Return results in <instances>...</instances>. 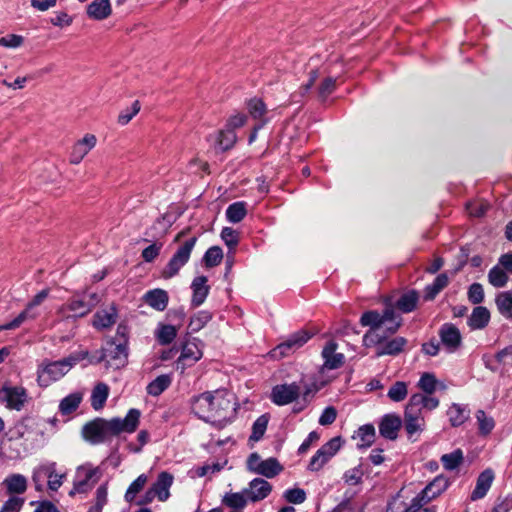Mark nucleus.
<instances>
[{"instance_id":"obj_1","label":"nucleus","mask_w":512,"mask_h":512,"mask_svg":"<svg viewBox=\"0 0 512 512\" xmlns=\"http://www.w3.org/2000/svg\"><path fill=\"white\" fill-rule=\"evenodd\" d=\"M397 318L398 316L391 307L386 308L382 314L375 310L366 311L362 314L360 324L370 327L369 331L363 336V343L366 347L375 348L376 357L398 355L407 344V340L404 337L398 336L388 340L387 335L380 331L383 325L389 323L386 326V331L389 334L396 333L401 326V322Z\"/></svg>"},{"instance_id":"obj_2","label":"nucleus","mask_w":512,"mask_h":512,"mask_svg":"<svg viewBox=\"0 0 512 512\" xmlns=\"http://www.w3.org/2000/svg\"><path fill=\"white\" fill-rule=\"evenodd\" d=\"M192 412L200 419L223 428L236 415V403L233 394L227 390L207 391L190 400Z\"/></svg>"},{"instance_id":"obj_3","label":"nucleus","mask_w":512,"mask_h":512,"mask_svg":"<svg viewBox=\"0 0 512 512\" xmlns=\"http://www.w3.org/2000/svg\"><path fill=\"white\" fill-rule=\"evenodd\" d=\"M140 415L138 409L132 408L123 419L119 417L110 420L100 417L95 418L83 426L82 436L92 445L110 442L113 437L120 435L122 432H134L139 425Z\"/></svg>"},{"instance_id":"obj_4","label":"nucleus","mask_w":512,"mask_h":512,"mask_svg":"<svg viewBox=\"0 0 512 512\" xmlns=\"http://www.w3.org/2000/svg\"><path fill=\"white\" fill-rule=\"evenodd\" d=\"M88 357V351L80 350L75 351L58 361L43 362L37 371V381L39 385L47 387L52 382L60 380L71 370L73 366Z\"/></svg>"},{"instance_id":"obj_5","label":"nucleus","mask_w":512,"mask_h":512,"mask_svg":"<svg viewBox=\"0 0 512 512\" xmlns=\"http://www.w3.org/2000/svg\"><path fill=\"white\" fill-rule=\"evenodd\" d=\"M128 352L127 345L125 342L116 343L115 340H111L107 343V347L100 353L98 357H88L90 364H98L102 361H106L111 367L118 369L124 366L127 362Z\"/></svg>"},{"instance_id":"obj_6","label":"nucleus","mask_w":512,"mask_h":512,"mask_svg":"<svg viewBox=\"0 0 512 512\" xmlns=\"http://www.w3.org/2000/svg\"><path fill=\"white\" fill-rule=\"evenodd\" d=\"M196 241V237H191L176 250L165 268L162 270L163 278L170 279L178 274L180 269L189 261Z\"/></svg>"},{"instance_id":"obj_7","label":"nucleus","mask_w":512,"mask_h":512,"mask_svg":"<svg viewBox=\"0 0 512 512\" xmlns=\"http://www.w3.org/2000/svg\"><path fill=\"white\" fill-rule=\"evenodd\" d=\"M247 468L249 471L263 475L267 478H273L282 471V466L276 458L262 460L257 453H252L247 459Z\"/></svg>"},{"instance_id":"obj_8","label":"nucleus","mask_w":512,"mask_h":512,"mask_svg":"<svg viewBox=\"0 0 512 512\" xmlns=\"http://www.w3.org/2000/svg\"><path fill=\"white\" fill-rule=\"evenodd\" d=\"M99 479V469L88 465L80 466L76 470L73 489L70 495L74 493H86L91 490Z\"/></svg>"},{"instance_id":"obj_9","label":"nucleus","mask_w":512,"mask_h":512,"mask_svg":"<svg viewBox=\"0 0 512 512\" xmlns=\"http://www.w3.org/2000/svg\"><path fill=\"white\" fill-rule=\"evenodd\" d=\"M28 401V394L22 386L4 385L0 389V402L10 410L21 411Z\"/></svg>"},{"instance_id":"obj_10","label":"nucleus","mask_w":512,"mask_h":512,"mask_svg":"<svg viewBox=\"0 0 512 512\" xmlns=\"http://www.w3.org/2000/svg\"><path fill=\"white\" fill-rule=\"evenodd\" d=\"M341 447L340 437H334L327 443L321 446L320 449L310 459L308 469L316 472L323 468V466L338 452Z\"/></svg>"},{"instance_id":"obj_11","label":"nucleus","mask_w":512,"mask_h":512,"mask_svg":"<svg viewBox=\"0 0 512 512\" xmlns=\"http://www.w3.org/2000/svg\"><path fill=\"white\" fill-rule=\"evenodd\" d=\"M301 395V387L296 383L279 384L272 388L270 399L278 406H285L296 401Z\"/></svg>"},{"instance_id":"obj_12","label":"nucleus","mask_w":512,"mask_h":512,"mask_svg":"<svg viewBox=\"0 0 512 512\" xmlns=\"http://www.w3.org/2000/svg\"><path fill=\"white\" fill-rule=\"evenodd\" d=\"M311 338L307 331L300 330L292 334L287 340L279 344L273 351L274 357H284L302 347Z\"/></svg>"},{"instance_id":"obj_13","label":"nucleus","mask_w":512,"mask_h":512,"mask_svg":"<svg viewBox=\"0 0 512 512\" xmlns=\"http://www.w3.org/2000/svg\"><path fill=\"white\" fill-rule=\"evenodd\" d=\"M202 357V351L196 343L193 341H186L182 346L181 355L178 358L177 366L184 370L186 367H190L195 364Z\"/></svg>"},{"instance_id":"obj_14","label":"nucleus","mask_w":512,"mask_h":512,"mask_svg":"<svg viewBox=\"0 0 512 512\" xmlns=\"http://www.w3.org/2000/svg\"><path fill=\"white\" fill-rule=\"evenodd\" d=\"M442 344L449 352L456 351L461 345V334L459 329L450 323L442 325L439 331Z\"/></svg>"},{"instance_id":"obj_15","label":"nucleus","mask_w":512,"mask_h":512,"mask_svg":"<svg viewBox=\"0 0 512 512\" xmlns=\"http://www.w3.org/2000/svg\"><path fill=\"white\" fill-rule=\"evenodd\" d=\"M97 139L93 134H86L82 139L77 141L70 153V162L79 164L84 157L95 147Z\"/></svg>"},{"instance_id":"obj_16","label":"nucleus","mask_w":512,"mask_h":512,"mask_svg":"<svg viewBox=\"0 0 512 512\" xmlns=\"http://www.w3.org/2000/svg\"><path fill=\"white\" fill-rule=\"evenodd\" d=\"M402 426L401 418L396 414H386L379 423V433L388 440H395L398 437V431Z\"/></svg>"},{"instance_id":"obj_17","label":"nucleus","mask_w":512,"mask_h":512,"mask_svg":"<svg viewBox=\"0 0 512 512\" xmlns=\"http://www.w3.org/2000/svg\"><path fill=\"white\" fill-rule=\"evenodd\" d=\"M337 344L329 341L322 350L324 363L321 370H333L340 368L344 364L345 357L342 353H336Z\"/></svg>"},{"instance_id":"obj_18","label":"nucleus","mask_w":512,"mask_h":512,"mask_svg":"<svg viewBox=\"0 0 512 512\" xmlns=\"http://www.w3.org/2000/svg\"><path fill=\"white\" fill-rule=\"evenodd\" d=\"M118 318V311L115 304L97 311L93 316V326L98 330H104L112 327Z\"/></svg>"},{"instance_id":"obj_19","label":"nucleus","mask_w":512,"mask_h":512,"mask_svg":"<svg viewBox=\"0 0 512 512\" xmlns=\"http://www.w3.org/2000/svg\"><path fill=\"white\" fill-rule=\"evenodd\" d=\"M272 491V485L262 479L255 478L249 483V488L244 490V494L252 502H258L265 499Z\"/></svg>"},{"instance_id":"obj_20","label":"nucleus","mask_w":512,"mask_h":512,"mask_svg":"<svg viewBox=\"0 0 512 512\" xmlns=\"http://www.w3.org/2000/svg\"><path fill=\"white\" fill-rule=\"evenodd\" d=\"M91 310L92 304H87L84 298L73 296L64 305H62L60 313L65 314L66 312H71V317L78 318L84 317ZM66 317H70V315H67Z\"/></svg>"},{"instance_id":"obj_21","label":"nucleus","mask_w":512,"mask_h":512,"mask_svg":"<svg viewBox=\"0 0 512 512\" xmlns=\"http://www.w3.org/2000/svg\"><path fill=\"white\" fill-rule=\"evenodd\" d=\"M493 480L494 472L491 469H486L481 472L477 478L476 486L471 493L470 499L476 501L484 498L491 488Z\"/></svg>"},{"instance_id":"obj_22","label":"nucleus","mask_w":512,"mask_h":512,"mask_svg":"<svg viewBox=\"0 0 512 512\" xmlns=\"http://www.w3.org/2000/svg\"><path fill=\"white\" fill-rule=\"evenodd\" d=\"M208 279L206 276H197L191 283L192 299L191 304L194 307H198L206 300L210 287L207 285Z\"/></svg>"},{"instance_id":"obj_23","label":"nucleus","mask_w":512,"mask_h":512,"mask_svg":"<svg viewBox=\"0 0 512 512\" xmlns=\"http://www.w3.org/2000/svg\"><path fill=\"white\" fill-rule=\"evenodd\" d=\"M173 480H174L173 475L166 471H163L158 475L157 480L152 485L151 489L154 492V494H156L157 498L160 501L163 502L169 498V496H170L169 489L173 484Z\"/></svg>"},{"instance_id":"obj_24","label":"nucleus","mask_w":512,"mask_h":512,"mask_svg":"<svg viewBox=\"0 0 512 512\" xmlns=\"http://www.w3.org/2000/svg\"><path fill=\"white\" fill-rule=\"evenodd\" d=\"M88 17L94 20H104L108 18L112 13V7L110 0H94L86 9Z\"/></svg>"},{"instance_id":"obj_25","label":"nucleus","mask_w":512,"mask_h":512,"mask_svg":"<svg viewBox=\"0 0 512 512\" xmlns=\"http://www.w3.org/2000/svg\"><path fill=\"white\" fill-rule=\"evenodd\" d=\"M144 301L157 311H164L168 305L169 296L163 289H153L145 293Z\"/></svg>"},{"instance_id":"obj_26","label":"nucleus","mask_w":512,"mask_h":512,"mask_svg":"<svg viewBox=\"0 0 512 512\" xmlns=\"http://www.w3.org/2000/svg\"><path fill=\"white\" fill-rule=\"evenodd\" d=\"M490 321V312L484 306H477L473 309L469 319L468 326L472 330L484 329Z\"/></svg>"},{"instance_id":"obj_27","label":"nucleus","mask_w":512,"mask_h":512,"mask_svg":"<svg viewBox=\"0 0 512 512\" xmlns=\"http://www.w3.org/2000/svg\"><path fill=\"white\" fill-rule=\"evenodd\" d=\"M353 438L358 439L357 446L359 448H368L375 441V438H376L375 427L372 424L362 425L357 429V431H355Z\"/></svg>"},{"instance_id":"obj_28","label":"nucleus","mask_w":512,"mask_h":512,"mask_svg":"<svg viewBox=\"0 0 512 512\" xmlns=\"http://www.w3.org/2000/svg\"><path fill=\"white\" fill-rule=\"evenodd\" d=\"M425 425L422 413L404 412V427L409 437L416 432L422 431Z\"/></svg>"},{"instance_id":"obj_29","label":"nucleus","mask_w":512,"mask_h":512,"mask_svg":"<svg viewBox=\"0 0 512 512\" xmlns=\"http://www.w3.org/2000/svg\"><path fill=\"white\" fill-rule=\"evenodd\" d=\"M419 301V293L416 290H409L403 293L396 301V308L402 313L412 312Z\"/></svg>"},{"instance_id":"obj_30","label":"nucleus","mask_w":512,"mask_h":512,"mask_svg":"<svg viewBox=\"0 0 512 512\" xmlns=\"http://www.w3.org/2000/svg\"><path fill=\"white\" fill-rule=\"evenodd\" d=\"M447 415L449 417L450 424L453 427H458L469 418L470 410L466 405L453 403L447 410Z\"/></svg>"},{"instance_id":"obj_31","label":"nucleus","mask_w":512,"mask_h":512,"mask_svg":"<svg viewBox=\"0 0 512 512\" xmlns=\"http://www.w3.org/2000/svg\"><path fill=\"white\" fill-rule=\"evenodd\" d=\"M449 486V480L443 475H438L422 491L430 500L435 499L443 493Z\"/></svg>"},{"instance_id":"obj_32","label":"nucleus","mask_w":512,"mask_h":512,"mask_svg":"<svg viewBox=\"0 0 512 512\" xmlns=\"http://www.w3.org/2000/svg\"><path fill=\"white\" fill-rule=\"evenodd\" d=\"M17 433L20 438L28 441L32 438V434L43 435L42 430L37 428V423L32 418H25L16 426Z\"/></svg>"},{"instance_id":"obj_33","label":"nucleus","mask_w":512,"mask_h":512,"mask_svg":"<svg viewBox=\"0 0 512 512\" xmlns=\"http://www.w3.org/2000/svg\"><path fill=\"white\" fill-rule=\"evenodd\" d=\"M495 304L503 317L512 318V291L498 293L495 297Z\"/></svg>"},{"instance_id":"obj_34","label":"nucleus","mask_w":512,"mask_h":512,"mask_svg":"<svg viewBox=\"0 0 512 512\" xmlns=\"http://www.w3.org/2000/svg\"><path fill=\"white\" fill-rule=\"evenodd\" d=\"M449 283L448 276L445 273L439 274L432 284L427 285L424 290V299L433 300Z\"/></svg>"},{"instance_id":"obj_35","label":"nucleus","mask_w":512,"mask_h":512,"mask_svg":"<svg viewBox=\"0 0 512 512\" xmlns=\"http://www.w3.org/2000/svg\"><path fill=\"white\" fill-rule=\"evenodd\" d=\"M172 383V378L168 374H162L151 381L147 386V393L151 396H159L162 394Z\"/></svg>"},{"instance_id":"obj_36","label":"nucleus","mask_w":512,"mask_h":512,"mask_svg":"<svg viewBox=\"0 0 512 512\" xmlns=\"http://www.w3.org/2000/svg\"><path fill=\"white\" fill-rule=\"evenodd\" d=\"M109 395V388L105 383H98L91 394V406L95 410L103 408Z\"/></svg>"},{"instance_id":"obj_37","label":"nucleus","mask_w":512,"mask_h":512,"mask_svg":"<svg viewBox=\"0 0 512 512\" xmlns=\"http://www.w3.org/2000/svg\"><path fill=\"white\" fill-rule=\"evenodd\" d=\"M247 204L244 201H238L230 204L226 209L227 220L231 223L242 221L247 214Z\"/></svg>"},{"instance_id":"obj_38","label":"nucleus","mask_w":512,"mask_h":512,"mask_svg":"<svg viewBox=\"0 0 512 512\" xmlns=\"http://www.w3.org/2000/svg\"><path fill=\"white\" fill-rule=\"evenodd\" d=\"M82 401V393H71L60 401L59 411L63 415H69L74 412Z\"/></svg>"},{"instance_id":"obj_39","label":"nucleus","mask_w":512,"mask_h":512,"mask_svg":"<svg viewBox=\"0 0 512 512\" xmlns=\"http://www.w3.org/2000/svg\"><path fill=\"white\" fill-rule=\"evenodd\" d=\"M4 485L9 493L22 494L26 491L27 480L21 474H13L4 480Z\"/></svg>"},{"instance_id":"obj_40","label":"nucleus","mask_w":512,"mask_h":512,"mask_svg":"<svg viewBox=\"0 0 512 512\" xmlns=\"http://www.w3.org/2000/svg\"><path fill=\"white\" fill-rule=\"evenodd\" d=\"M508 280L507 272L499 264L492 267L488 272V282L496 288L506 286Z\"/></svg>"},{"instance_id":"obj_41","label":"nucleus","mask_w":512,"mask_h":512,"mask_svg":"<svg viewBox=\"0 0 512 512\" xmlns=\"http://www.w3.org/2000/svg\"><path fill=\"white\" fill-rule=\"evenodd\" d=\"M42 471H44V476L48 478V487L52 491H57L62 485V478L64 475L57 474L56 471V463L52 462L45 466H42Z\"/></svg>"},{"instance_id":"obj_42","label":"nucleus","mask_w":512,"mask_h":512,"mask_svg":"<svg viewBox=\"0 0 512 512\" xmlns=\"http://www.w3.org/2000/svg\"><path fill=\"white\" fill-rule=\"evenodd\" d=\"M177 336V329L173 325L160 324L156 332L157 341L161 345H168L173 342Z\"/></svg>"},{"instance_id":"obj_43","label":"nucleus","mask_w":512,"mask_h":512,"mask_svg":"<svg viewBox=\"0 0 512 512\" xmlns=\"http://www.w3.org/2000/svg\"><path fill=\"white\" fill-rule=\"evenodd\" d=\"M269 422V415L263 414L259 416L252 425V433L249 437L250 441L258 442L265 434Z\"/></svg>"},{"instance_id":"obj_44","label":"nucleus","mask_w":512,"mask_h":512,"mask_svg":"<svg viewBox=\"0 0 512 512\" xmlns=\"http://www.w3.org/2000/svg\"><path fill=\"white\" fill-rule=\"evenodd\" d=\"M478 430L481 435H488L495 427V421L492 417L488 416L484 410H478L475 414Z\"/></svg>"},{"instance_id":"obj_45","label":"nucleus","mask_w":512,"mask_h":512,"mask_svg":"<svg viewBox=\"0 0 512 512\" xmlns=\"http://www.w3.org/2000/svg\"><path fill=\"white\" fill-rule=\"evenodd\" d=\"M148 481V478L145 474L139 475L128 487L125 493V500L129 503H132L136 497V495L144 488Z\"/></svg>"},{"instance_id":"obj_46","label":"nucleus","mask_w":512,"mask_h":512,"mask_svg":"<svg viewBox=\"0 0 512 512\" xmlns=\"http://www.w3.org/2000/svg\"><path fill=\"white\" fill-rule=\"evenodd\" d=\"M441 462L446 470L456 469L463 462L462 450L456 449L451 453L442 455Z\"/></svg>"},{"instance_id":"obj_47","label":"nucleus","mask_w":512,"mask_h":512,"mask_svg":"<svg viewBox=\"0 0 512 512\" xmlns=\"http://www.w3.org/2000/svg\"><path fill=\"white\" fill-rule=\"evenodd\" d=\"M407 394V384L403 381H397L389 388L387 396L394 402H401L407 397Z\"/></svg>"},{"instance_id":"obj_48","label":"nucleus","mask_w":512,"mask_h":512,"mask_svg":"<svg viewBox=\"0 0 512 512\" xmlns=\"http://www.w3.org/2000/svg\"><path fill=\"white\" fill-rule=\"evenodd\" d=\"M222 258V249L219 246H212L205 252L203 260L205 266L210 268L220 264Z\"/></svg>"},{"instance_id":"obj_49","label":"nucleus","mask_w":512,"mask_h":512,"mask_svg":"<svg viewBox=\"0 0 512 512\" xmlns=\"http://www.w3.org/2000/svg\"><path fill=\"white\" fill-rule=\"evenodd\" d=\"M212 319V315L208 311H199L196 315H194L190 322L189 328L192 332L200 331L210 320Z\"/></svg>"},{"instance_id":"obj_50","label":"nucleus","mask_w":512,"mask_h":512,"mask_svg":"<svg viewBox=\"0 0 512 512\" xmlns=\"http://www.w3.org/2000/svg\"><path fill=\"white\" fill-rule=\"evenodd\" d=\"M437 379L432 373H423L418 382V387L428 395L436 391Z\"/></svg>"},{"instance_id":"obj_51","label":"nucleus","mask_w":512,"mask_h":512,"mask_svg":"<svg viewBox=\"0 0 512 512\" xmlns=\"http://www.w3.org/2000/svg\"><path fill=\"white\" fill-rule=\"evenodd\" d=\"M237 140V136L234 131L228 129L219 132L218 144L222 150H228L233 147Z\"/></svg>"},{"instance_id":"obj_52","label":"nucleus","mask_w":512,"mask_h":512,"mask_svg":"<svg viewBox=\"0 0 512 512\" xmlns=\"http://www.w3.org/2000/svg\"><path fill=\"white\" fill-rule=\"evenodd\" d=\"M247 106H248L250 115L254 119L262 120V118L264 117V115L266 113V105L261 99L253 98V99L249 100Z\"/></svg>"},{"instance_id":"obj_53","label":"nucleus","mask_w":512,"mask_h":512,"mask_svg":"<svg viewBox=\"0 0 512 512\" xmlns=\"http://www.w3.org/2000/svg\"><path fill=\"white\" fill-rule=\"evenodd\" d=\"M431 500L428 496L423 494V491L418 493L405 508L404 512H420L422 507L429 503Z\"/></svg>"},{"instance_id":"obj_54","label":"nucleus","mask_w":512,"mask_h":512,"mask_svg":"<svg viewBox=\"0 0 512 512\" xmlns=\"http://www.w3.org/2000/svg\"><path fill=\"white\" fill-rule=\"evenodd\" d=\"M223 502L234 509H241L244 508L247 504V500L244 498L243 494L241 493H230L227 494Z\"/></svg>"},{"instance_id":"obj_55","label":"nucleus","mask_w":512,"mask_h":512,"mask_svg":"<svg viewBox=\"0 0 512 512\" xmlns=\"http://www.w3.org/2000/svg\"><path fill=\"white\" fill-rule=\"evenodd\" d=\"M286 501L292 504H302L306 500V492L301 488H292L284 492Z\"/></svg>"},{"instance_id":"obj_56","label":"nucleus","mask_w":512,"mask_h":512,"mask_svg":"<svg viewBox=\"0 0 512 512\" xmlns=\"http://www.w3.org/2000/svg\"><path fill=\"white\" fill-rule=\"evenodd\" d=\"M468 299L473 304H480L484 300V289L482 284L473 283L468 289Z\"/></svg>"},{"instance_id":"obj_57","label":"nucleus","mask_w":512,"mask_h":512,"mask_svg":"<svg viewBox=\"0 0 512 512\" xmlns=\"http://www.w3.org/2000/svg\"><path fill=\"white\" fill-rule=\"evenodd\" d=\"M107 487L101 485L96 490V503L90 508V512H102L104 505L107 503Z\"/></svg>"},{"instance_id":"obj_58","label":"nucleus","mask_w":512,"mask_h":512,"mask_svg":"<svg viewBox=\"0 0 512 512\" xmlns=\"http://www.w3.org/2000/svg\"><path fill=\"white\" fill-rule=\"evenodd\" d=\"M425 395L421 393L413 394L408 404L406 405L405 411L422 413L423 403H424Z\"/></svg>"},{"instance_id":"obj_59","label":"nucleus","mask_w":512,"mask_h":512,"mask_svg":"<svg viewBox=\"0 0 512 512\" xmlns=\"http://www.w3.org/2000/svg\"><path fill=\"white\" fill-rule=\"evenodd\" d=\"M140 111V102L134 101L132 107L122 111L118 116V123L121 125L128 124L132 118Z\"/></svg>"},{"instance_id":"obj_60","label":"nucleus","mask_w":512,"mask_h":512,"mask_svg":"<svg viewBox=\"0 0 512 512\" xmlns=\"http://www.w3.org/2000/svg\"><path fill=\"white\" fill-rule=\"evenodd\" d=\"M336 88V79L332 77H327L323 80L321 85L319 86L318 93L319 97L324 101L326 98L333 93Z\"/></svg>"},{"instance_id":"obj_61","label":"nucleus","mask_w":512,"mask_h":512,"mask_svg":"<svg viewBox=\"0 0 512 512\" xmlns=\"http://www.w3.org/2000/svg\"><path fill=\"white\" fill-rule=\"evenodd\" d=\"M24 43V37L17 34H8L0 38V46L5 48H18Z\"/></svg>"},{"instance_id":"obj_62","label":"nucleus","mask_w":512,"mask_h":512,"mask_svg":"<svg viewBox=\"0 0 512 512\" xmlns=\"http://www.w3.org/2000/svg\"><path fill=\"white\" fill-rule=\"evenodd\" d=\"M221 238L230 249L234 248L239 242L238 233L231 227L222 229Z\"/></svg>"},{"instance_id":"obj_63","label":"nucleus","mask_w":512,"mask_h":512,"mask_svg":"<svg viewBox=\"0 0 512 512\" xmlns=\"http://www.w3.org/2000/svg\"><path fill=\"white\" fill-rule=\"evenodd\" d=\"M362 476L363 471L361 469V466H357L347 470L343 475V479L345 480L346 483L350 485H357L361 482Z\"/></svg>"},{"instance_id":"obj_64","label":"nucleus","mask_w":512,"mask_h":512,"mask_svg":"<svg viewBox=\"0 0 512 512\" xmlns=\"http://www.w3.org/2000/svg\"><path fill=\"white\" fill-rule=\"evenodd\" d=\"M24 500L20 497H10L3 505L0 512H19Z\"/></svg>"}]
</instances>
